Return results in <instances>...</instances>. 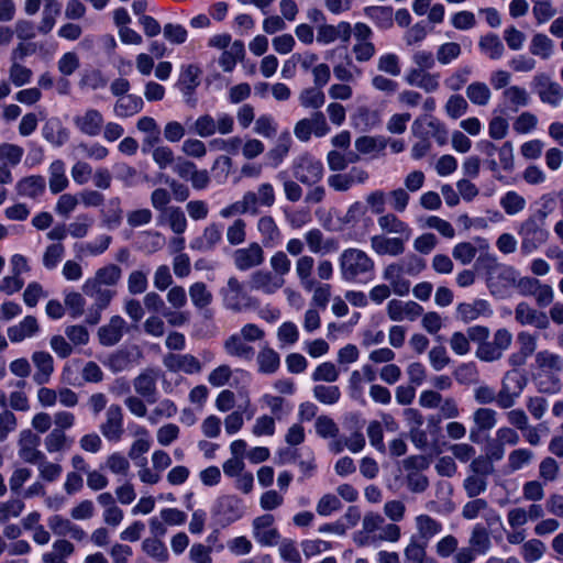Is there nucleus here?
Here are the masks:
<instances>
[{
	"label": "nucleus",
	"instance_id": "obj_1",
	"mask_svg": "<svg viewBox=\"0 0 563 563\" xmlns=\"http://www.w3.org/2000/svg\"><path fill=\"white\" fill-rule=\"evenodd\" d=\"M341 279L349 284H365L375 274V261L364 250L347 247L338 257Z\"/></svg>",
	"mask_w": 563,
	"mask_h": 563
},
{
	"label": "nucleus",
	"instance_id": "obj_2",
	"mask_svg": "<svg viewBox=\"0 0 563 563\" xmlns=\"http://www.w3.org/2000/svg\"><path fill=\"white\" fill-rule=\"evenodd\" d=\"M547 222L542 220V216L534 217L530 214L517 228L520 236V252L523 255H530L543 245L549 239Z\"/></svg>",
	"mask_w": 563,
	"mask_h": 563
},
{
	"label": "nucleus",
	"instance_id": "obj_3",
	"mask_svg": "<svg viewBox=\"0 0 563 563\" xmlns=\"http://www.w3.org/2000/svg\"><path fill=\"white\" fill-rule=\"evenodd\" d=\"M224 309L239 313L252 309L256 305V300L249 294L243 282L236 276H230L223 287L220 288Z\"/></svg>",
	"mask_w": 563,
	"mask_h": 563
},
{
	"label": "nucleus",
	"instance_id": "obj_4",
	"mask_svg": "<svg viewBox=\"0 0 563 563\" xmlns=\"http://www.w3.org/2000/svg\"><path fill=\"white\" fill-rule=\"evenodd\" d=\"M292 177L305 186L320 183L324 176L323 163L310 153H302L291 162Z\"/></svg>",
	"mask_w": 563,
	"mask_h": 563
},
{
	"label": "nucleus",
	"instance_id": "obj_5",
	"mask_svg": "<svg viewBox=\"0 0 563 563\" xmlns=\"http://www.w3.org/2000/svg\"><path fill=\"white\" fill-rule=\"evenodd\" d=\"M527 385L525 375L516 369L508 371L501 379V388L497 396V406L501 409L511 408Z\"/></svg>",
	"mask_w": 563,
	"mask_h": 563
},
{
	"label": "nucleus",
	"instance_id": "obj_6",
	"mask_svg": "<svg viewBox=\"0 0 563 563\" xmlns=\"http://www.w3.org/2000/svg\"><path fill=\"white\" fill-rule=\"evenodd\" d=\"M531 87L541 102L556 108L563 100V87L554 81L550 75L538 73L531 80Z\"/></svg>",
	"mask_w": 563,
	"mask_h": 563
},
{
	"label": "nucleus",
	"instance_id": "obj_7",
	"mask_svg": "<svg viewBox=\"0 0 563 563\" xmlns=\"http://www.w3.org/2000/svg\"><path fill=\"white\" fill-rule=\"evenodd\" d=\"M42 2H44V8L37 29L38 33L48 34L53 30L56 23V18L60 12V3L58 0H25L24 12L27 15L36 14Z\"/></svg>",
	"mask_w": 563,
	"mask_h": 563
},
{
	"label": "nucleus",
	"instance_id": "obj_8",
	"mask_svg": "<svg viewBox=\"0 0 563 563\" xmlns=\"http://www.w3.org/2000/svg\"><path fill=\"white\" fill-rule=\"evenodd\" d=\"M234 267L240 272H247L261 266L265 261L264 249L258 242H251L239 247L231 255Z\"/></svg>",
	"mask_w": 563,
	"mask_h": 563
},
{
	"label": "nucleus",
	"instance_id": "obj_9",
	"mask_svg": "<svg viewBox=\"0 0 563 563\" xmlns=\"http://www.w3.org/2000/svg\"><path fill=\"white\" fill-rule=\"evenodd\" d=\"M411 132L415 136H427L428 140L432 136L439 145H444L448 142L445 125L431 115L417 118L411 125Z\"/></svg>",
	"mask_w": 563,
	"mask_h": 563
},
{
	"label": "nucleus",
	"instance_id": "obj_10",
	"mask_svg": "<svg viewBox=\"0 0 563 563\" xmlns=\"http://www.w3.org/2000/svg\"><path fill=\"white\" fill-rule=\"evenodd\" d=\"M103 114L95 108H86L73 118L74 126L86 136L96 137L103 129Z\"/></svg>",
	"mask_w": 563,
	"mask_h": 563
},
{
	"label": "nucleus",
	"instance_id": "obj_11",
	"mask_svg": "<svg viewBox=\"0 0 563 563\" xmlns=\"http://www.w3.org/2000/svg\"><path fill=\"white\" fill-rule=\"evenodd\" d=\"M123 420L121 406L110 405L106 410L104 421L99 427L101 434L110 442H119L124 433Z\"/></svg>",
	"mask_w": 563,
	"mask_h": 563
},
{
	"label": "nucleus",
	"instance_id": "obj_12",
	"mask_svg": "<svg viewBox=\"0 0 563 563\" xmlns=\"http://www.w3.org/2000/svg\"><path fill=\"white\" fill-rule=\"evenodd\" d=\"M274 521L273 515L265 514L256 517L252 522L253 537L263 547H274L279 543L280 534L273 527Z\"/></svg>",
	"mask_w": 563,
	"mask_h": 563
},
{
	"label": "nucleus",
	"instance_id": "obj_13",
	"mask_svg": "<svg viewBox=\"0 0 563 563\" xmlns=\"http://www.w3.org/2000/svg\"><path fill=\"white\" fill-rule=\"evenodd\" d=\"M410 238L405 236H387L386 234H375L371 236V249L379 256H399L406 250V243Z\"/></svg>",
	"mask_w": 563,
	"mask_h": 563
},
{
	"label": "nucleus",
	"instance_id": "obj_14",
	"mask_svg": "<svg viewBox=\"0 0 563 563\" xmlns=\"http://www.w3.org/2000/svg\"><path fill=\"white\" fill-rule=\"evenodd\" d=\"M352 35V26L346 21H340L336 25L322 23L317 27V42L329 45L335 41L349 43Z\"/></svg>",
	"mask_w": 563,
	"mask_h": 563
},
{
	"label": "nucleus",
	"instance_id": "obj_15",
	"mask_svg": "<svg viewBox=\"0 0 563 563\" xmlns=\"http://www.w3.org/2000/svg\"><path fill=\"white\" fill-rule=\"evenodd\" d=\"M383 279L393 292L399 297L407 296L411 288V283L406 278V274L398 261L387 264L382 272Z\"/></svg>",
	"mask_w": 563,
	"mask_h": 563
},
{
	"label": "nucleus",
	"instance_id": "obj_16",
	"mask_svg": "<svg viewBox=\"0 0 563 563\" xmlns=\"http://www.w3.org/2000/svg\"><path fill=\"white\" fill-rule=\"evenodd\" d=\"M386 312L391 321H415L423 313V308L416 301H401L398 299H391L386 306Z\"/></svg>",
	"mask_w": 563,
	"mask_h": 563
},
{
	"label": "nucleus",
	"instance_id": "obj_17",
	"mask_svg": "<svg viewBox=\"0 0 563 563\" xmlns=\"http://www.w3.org/2000/svg\"><path fill=\"white\" fill-rule=\"evenodd\" d=\"M494 311L485 299H474L470 302H461L456 306V317L464 323H470L481 318H490Z\"/></svg>",
	"mask_w": 563,
	"mask_h": 563
},
{
	"label": "nucleus",
	"instance_id": "obj_18",
	"mask_svg": "<svg viewBox=\"0 0 563 563\" xmlns=\"http://www.w3.org/2000/svg\"><path fill=\"white\" fill-rule=\"evenodd\" d=\"M126 330V321L121 316H112L108 323L98 329V341L102 346H113L121 341Z\"/></svg>",
	"mask_w": 563,
	"mask_h": 563
},
{
	"label": "nucleus",
	"instance_id": "obj_19",
	"mask_svg": "<svg viewBox=\"0 0 563 563\" xmlns=\"http://www.w3.org/2000/svg\"><path fill=\"white\" fill-rule=\"evenodd\" d=\"M368 173L361 167H352L346 173H335L328 177V185L335 191H347L356 184H364Z\"/></svg>",
	"mask_w": 563,
	"mask_h": 563
},
{
	"label": "nucleus",
	"instance_id": "obj_20",
	"mask_svg": "<svg viewBox=\"0 0 563 563\" xmlns=\"http://www.w3.org/2000/svg\"><path fill=\"white\" fill-rule=\"evenodd\" d=\"M515 320L520 325H532L540 330H545L550 325L547 313L534 309L526 301H521L516 306Z\"/></svg>",
	"mask_w": 563,
	"mask_h": 563
},
{
	"label": "nucleus",
	"instance_id": "obj_21",
	"mask_svg": "<svg viewBox=\"0 0 563 563\" xmlns=\"http://www.w3.org/2000/svg\"><path fill=\"white\" fill-rule=\"evenodd\" d=\"M222 241V225L211 222L190 242V249L207 253L213 251Z\"/></svg>",
	"mask_w": 563,
	"mask_h": 563
},
{
	"label": "nucleus",
	"instance_id": "obj_22",
	"mask_svg": "<svg viewBox=\"0 0 563 563\" xmlns=\"http://www.w3.org/2000/svg\"><path fill=\"white\" fill-rule=\"evenodd\" d=\"M285 285V278L275 276L269 271H256L251 275L250 286L255 291L263 292L264 295H274Z\"/></svg>",
	"mask_w": 563,
	"mask_h": 563
},
{
	"label": "nucleus",
	"instance_id": "obj_23",
	"mask_svg": "<svg viewBox=\"0 0 563 563\" xmlns=\"http://www.w3.org/2000/svg\"><path fill=\"white\" fill-rule=\"evenodd\" d=\"M19 456L26 463H36V461L44 459V453L37 449L40 444V437L32 430L25 429L19 435Z\"/></svg>",
	"mask_w": 563,
	"mask_h": 563
},
{
	"label": "nucleus",
	"instance_id": "obj_24",
	"mask_svg": "<svg viewBox=\"0 0 563 563\" xmlns=\"http://www.w3.org/2000/svg\"><path fill=\"white\" fill-rule=\"evenodd\" d=\"M212 512L225 522H233L242 517L243 509L239 498L227 495L216 500Z\"/></svg>",
	"mask_w": 563,
	"mask_h": 563
},
{
	"label": "nucleus",
	"instance_id": "obj_25",
	"mask_svg": "<svg viewBox=\"0 0 563 563\" xmlns=\"http://www.w3.org/2000/svg\"><path fill=\"white\" fill-rule=\"evenodd\" d=\"M157 371L153 368L143 371L133 379V387L135 393L145 398L148 402H154L157 396Z\"/></svg>",
	"mask_w": 563,
	"mask_h": 563
},
{
	"label": "nucleus",
	"instance_id": "obj_26",
	"mask_svg": "<svg viewBox=\"0 0 563 563\" xmlns=\"http://www.w3.org/2000/svg\"><path fill=\"white\" fill-rule=\"evenodd\" d=\"M497 411L488 407H479L472 415L473 427L470 439L476 441V437L485 431L494 429L497 424Z\"/></svg>",
	"mask_w": 563,
	"mask_h": 563
},
{
	"label": "nucleus",
	"instance_id": "obj_27",
	"mask_svg": "<svg viewBox=\"0 0 563 563\" xmlns=\"http://www.w3.org/2000/svg\"><path fill=\"white\" fill-rule=\"evenodd\" d=\"M164 365L172 372H184L186 374H198L202 366L200 361L191 354H167L164 357Z\"/></svg>",
	"mask_w": 563,
	"mask_h": 563
},
{
	"label": "nucleus",
	"instance_id": "obj_28",
	"mask_svg": "<svg viewBox=\"0 0 563 563\" xmlns=\"http://www.w3.org/2000/svg\"><path fill=\"white\" fill-rule=\"evenodd\" d=\"M82 292L93 300V308L104 310L115 296L113 288L97 284L89 279L82 285Z\"/></svg>",
	"mask_w": 563,
	"mask_h": 563
},
{
	"label": "nucleus",
	"instance_id": "obj_29",
	"mask_svg": "<svg viewBox=\"0 0 563 563\" xmlns=\"http://www.w3.org/2000/svg\"><path fill=\"white\" fill-rule=\"evenodd\" d=\"M32 362L36 368L33 380L36 385L42 386L49 383L54 373L53 356L45 351H36L32 354Z\"/></svg>",
	"mask_w": 563,
	"mask_h": 563
},
{
	"label": "nucleus",
	"instance_id": "obj_30",
	"mask_svg": "<svg viewBox=\"0 0 563 563\" xmlns=\"http://www.w3.org/2000/svg\"><path fill=\"white\" fill-rule=\"evenodd\" d=\"M40 332V324L35 317L26 316L19 323L7 330L9 340L12 343H20L25 339L35 336Z\"/></svg>",
	"mask_w": 563,
	"mask_h": 563
},
{
	"label": "nucleus",
	"instance_id": "obj_31",
	"mask_svg": "<svg viewBox=\"0 0 563 563\" xmlns=\"http://www.w3.org/2000/svg\"><path fill=\"white\" fill-rule=\"evenodd\" d=\"M139 356L137 351L133 353L129 350H118L109 354L102 363L109 371L117 374L132 368Z\"/></svg>",
	"mask_w": 563,
	"mask_h": 563
},
{
	"label": "nucleus",
	"instance_id": "obj_32",
	"mask_svg": "<svg viewBox=\"0 0 563 563\" xmlns=\"http://www.w3.org/2000/svg\"><path fill=\"white\" fill-rule=\"evenodd\" d=\"M45 189L46 180L41 175L23 177L15 185L18 195L30 199H37L45 192Z\"/></svg>",
	"mask_w": 563,
	"mask_h": 563
},
{
	"label": "nucleus",
	"instance_id": "obj_33",
	"mask_svg": "<svg viewBox=\"0 0 563 563\" xmlns=\"http://www.w3.org/2000/svg\"><path fill=\"white\" fill-rule=\"evenodd\" d=\"M256 228L261 234V245L263 247H275L279 244L282 233L273 217H261L257 221Z\"/></svg>",
	"mask_w": 563,
	"mask_h": 563
},
{
	"label": "nucleus",
	"instance_id": "obj_34",
	"mask_svg": "<svg viewBox=\"0 0 563 563\" xmlns=\"http://www.w3.org/2000/svg\"><path fill=\"white\" fill-rule=\"evenodd\" d=\"M223 349L229 356L244 361H251L255 354L254 347L249 345L240 333L229 335L223 342Z\"/></svg>",
	"mask_w": 563,
	"mask_h": 563
},
{
	"label": "nucleus",
	"instance_id": "obj_35",
	"mask_svg": "<svg viewBox=\"0 0 563 563\" xmlns=\"http://www.w3.org/2000/svg\"><path fill=\"white\" fill-rule=\"evenodd\" d=\"M189 297L194 307L201 311L206 318L212 316L208 307L211 305L213 296L205 283L196 282L190 285Z\"/></svg>",
	"mask_w": 563,
	"mask_h": 563
},
{
	"label": "nucleus",
	"instance_id": "obj_36",
	"mask_svg": "<svg viewBox=\"0 0 563 563\" xmlns=\"http://www.w3.org/2000/svg\"><path fill=\"white\" fill-rule=\"evenodd\" d=\"M43 137L55 147H60L69 140V131L57 118H52L42 128Z\"/></svg>",
	"mask_w": 563,
	"mask_h": 563
},
{
	"label": "nucleus",
	"instance_id": "obj_37",
	"mask_svg": "<svg viewBox=\"0 0 563 563\" xmlns=\"http://www.w3.org/2000/svg\"><path fill=\"white\" fill-rule=\"evenodd\" d=\"M377 224L383 234H395L396 236L411 238L412 229L394 213H386L377 219Z\"/></svg>",
	"mask_w": 563,
	"mask_h": 563
},
{
	"label": "nucleus",
	"instance_id": "obj_38",
	"mask_svg": "<svg viewBox=\"0 0 563 563\" xmlns=\"http://www.w3.org/2000/svg\"><path fill=\"white\" fill-rule=\"evenodd\" d=\"M134 441L132 442L128 456L132 461H136L140 456L147 453L152 446V438L150 431L143 426H134L132 430Z\"/></svg>",
	"mask_w": 563,
	"mask_h": 563
},
{
	"label": "nucleus",
	"instance_id": "obj_39",
	"mask_svg": "<svg viewBox=\"0 0 563 563\" xmlns=\"http://www.w3.org/2000/svg\"><path fill=\"white\" fill-rule=\"evenodd\" d=\"M144 108L143 99L137 95H125L118 98L113 106L117 118L126 119L140 113Z\"/></svg>",
	"mask_w": 563,
	"mask_h": 563
},
{
	"label": "nucleus",
	"instance_id": "obj_40",
	"mask_svg": "<svg viewBox=\"0 0 563 563\" xmlns=\"http://www.w3.org/2000/svg\"><path fill=\"white\" fill-rule=\"evenodd\" d=\"M257 371L264 375H273L280 367V355L271 346L261 347L256 355Z\"/></svg>",
	"mask_w": 563,
	"mask_h": 563
},
{
	"label": "nucleus",
	"instance_id": "obj_41",
	"mask_svg": "<svg viewBox=\"0 0 563 563\" xmlns=\"http://www.w3.org/2000/svg\"><path fill=\"white\" fill-rule=\"evenodd\" d=\"M48 186L54 195L64 191L69 186L66 165L62 159H55L48 166Z\"/></svg>",
	"mask_w": 563,
	"mask_h": 563
},
{
	"label": "nucleus",
	"instance_id": "obj_42",
	"mask_svg": "<svg viewBox=\"0 0 563 563\" xmlns=\"http://www.w3.org/2000/svg\"><path fill=\"white\" fill-rule=\"evenodd\" d=\"M316 262L310 255H301L295 261V274L301 288H308L317 279L313 277Z\"/></svg>",
	"mask_w": 563,
	"mask_h": 563
},
{
	"label": "nucleus",
	"instance_id": "obj_43",
	"mask_svg": "<svg viewBox=\"0 0 563 563\" xmlns=\"http://www.w3.org/2000/svg\"><path fill=\"white\" fill-rule=\"evenodd\" d=\"M245 56V47L242 41H234L230 47L222 52L219 57V65L225 73H231L235 68L238 62H241Z\"/></svg>",
	"mask_w": 563,
	"mask_h": 563
},
{
	"label": "nucleus",
	"instance_id": "obj_44",
	"mask_svg": "<svg viewBox=\"0 0 563 563\" xmlns=\"http://www.w3.org/2000/svg\"><path fill=\"white\" fill-rule=\"evenodd\" d=\"M504 104L512 111H518L530 103V96L526 88L509 86L503 91Z\"/></svg>",
	"mask_w": 563,
	"mask_h": 563
},
{
	"label": "nucleus",
	"instance_id": "obj_45",
	"mask_svg": "<svg viewBox=\"0 0 563 563\" xmlns=\"http://www.w3.org/2000/svg\"><path fill=\"white\" fill-rule=\"evenodd\" d=\"M244 195H250L253 197L251 214H257L258 207L261 206L271 208L276 200L275 189L269 183H263L257 187V191H246Z\"/></svg>",
	"mask_w": 563,
	"mask_h": 563
},
{
	"label": "nucleus",
	"instance_id": "obj_46",
	"mask_svg": "<svg viewBox=\"0 0 563 563\" xmlns=\"http://www.w3.org/2000/svg\"><path fill=\"white\" fill-rule=\"evenodd\" d=\"M75 551L71 542L65 539H58L52 544V550L42 555L43 563H67L69 558Z\"/></svg>",
	"mask_w": 563,
	"mask_h": 563
},
{
	"label": "nucleus",
	"instance_id": "obj_47",
	"mask_svg": "<svg viewBox=\"0 0 563 563\" xmlns=\"http://www.w3.org/2000/svg\"><path fill=\"white\" fill-rule=\"evenodd\" d=\"M159 221L167 223L170 230L177 235L185 233L188 227L185 212L176 206L165 209L159 216Z\"/></svg>",
	"mask_w": 563,
	"mask_h": 563
},
{
	"label": "nucleus",
	"instance_id": "obj_48",
	"mask_svg": "<svg viewBox=\"0 0 563 563\" xmlns=\"http://www.w3.org/2000/svg\"><path fill=\"white\" fill-rule=\"evenodd\" d=\"M415 525L419 538L426 543L442 531V523L424 514L418 515L415 518Z\"/></svg>",
	"mask_w": 563,
	"mask_h": 563
},
{
	"label": "nucleus",
	"instance_id": "obj_49",
	"mask_svg": "<svg viewBox=\"0 0 563 563\" xmlns=\"http://www.w3.org/2000/svg\"><path fill=\"white\" fill-rule=\"evenodd\" d=\"M534 457L536 455L530 449H515L508 454L507 468L510 473L521 471L530 466L533 463Z\"/></svg>",
	"mask_w": 563,
	"mask_h": 563
},
{
	"label": "nucleus",
	"instance_id": "obj_50",
	"mask_svg": "<svg viewBox=\"0 0 563 563\" xmlns=\"http://www.w3.org/2000/svg\"><path fill=\"white\" fill-rule=\"evenodd\" d=\"M201 74L200 68L197 65L189 64L181 67L179 75L180 90L185 95H192L196 88L199 86V76Z\"/></svg>",
	"mask_w": 563,
	"mask_h": 563
},
{
	"label": "nucleus",
	"instance_id": "obj_51",
	"mask_svg": "<svg viewBox=\"0 0 563 563\" xmlns=\"http://www.w3.org/2000/svg\"><path fill=\"white\" fill-rule=\"evenodd\" d=\"M438 408L439 413L437 416H430L428 419L429 427H437L442 419H456L460 416L459 405L453 397H442V402L439 405Z\"/></svg>",
	"mask_w": 563,
	"mask_h": 563
},
{
	"label": "nucleus",
	"instance_id": "obj_52",
	"mask_svg": "<svg viewBox=\"0 0 563 563\" xmlns=\"http://www.w3.org/2000/svg\"><path fill=\"white\" fill-rule=\"evenodd\" d=\"M355 148L364 155H377L383 152L387 145V141L383 136H360L355 140Z\"/></svg>",
	"mask_w": 563,
	"mask_h": 563
},
{
	"label": "nucleus",
	"instance_id": "obj_53",
	"mask_svg": "<svg viewBox=\"0 0 563 563\" xmlns=\"http://www.w3.org/2000/svg\"><path fill=\"white\" fill-rule=\"evenodd\" d=\"M122 276V269L115 264H109L96 271L93 277L88 278L97 284L114 287Z\"/></svg>",
	"mask_w": 563,
	"mask_h": 563
},
{
	"label": "nucleus",
	"instance_id": "obj_54",
	"mask_svg": "<svg viewBox=\"0 0 563 563\" xmlns=\"http://www.w3.org/2000/svg\"><path fill=\"white\" fill-rule=\"evenodd\" d=\"M307 292H312L310 306L314 308L325 309L330 299L332 287L330 284L313 282V285L308 288H302Z\"/></svg>",
	"mask_w": 563,
	"mask_h": 563
},
{
	"label": "nucleus",
	"instance_id": "obj_55",
	"mask_svg": "<svg viewBox=\"0 0 563 563\" xmlns=\"http://www.w3.org/2000/svg\"><path fill=\"white\" fill-rule=\"evenodd\" d=\"M112 241L107 234L98 236L95 241L85 244H76L75 249L78 256H97L106 252Z\"/></svg>",
	"mask_w": 563,
	"mask_h": 563
},
{
	"label": "nucleus",
	"instance_id": "obj_56",
	"mask_svg": "<svg viewBox=\"0 0 563 563\" xmlns=\"http://www.w3.org/2000/svg\"><path fill=\"white\" fill-rule=\"evenodd\" d=\"M466 97L475 106L485 107L492 99L489 87L482 81H474L466 87Z\"/></svg>",
	"mask_w": 563,
	"mask_h": 563
},
{
	"label": "nucleus",
	"instance_id": "obj_57",
	"mask_svg": "<svg viewBox=\"0 0 563 563\" xmlns=\"http://www.w3.org/2000/svg\"><path fill=\"white\" fill-rule=\"evenodd\" d=\"M500 207L504 209L505 213L512 217L517 216L521 211L526 209L527 201L525 197L519 195L515 190H509L504 194L500 198Z\"/></svg>",
	"mask_w": 563,
	"mask_h": 563
},
{
	"label": "nucleus",
	"instance_id": "obj_58",
	"mask_svg": "<svg viewBox=\"0 0 563 563\" xmlns=\"http://www.w3.org/2000/svg\"><path fill=\"white\" fill-rule=\"evenodd\" d=\"M534 361L537 367L542 371L559 373L563 369L562 357L559 354L550 352L549 350L537 352Z\"/></svg>",
	"mask_w": 563,
	"mask_h": 563
},
{
	"label": "nucleus",
	"instance_id": "obj_59",
	"mask_svg": "<svg viewBox=\"0 0 563 563\" xmlns=\"http://www.w3.org/2000/svg\"><path fill=\"white\" fill-rule=\"evenodd\" d=\"M478 46L481 51L490 59H499L505 52V47L498 35L486 34L479 38Z\"/></svg>",
	"mask_w": 563,
	"mask_h": 563
},
{
	"label": "nucleus",
	"instance_id": "obj_60",
	"mask_svg": "<svg viewBox=\"0 0 563 563\" xmlns=\"http://www.w3.org/2000/svg\"><path fill=\"white\" fill-rule=\"evenodd\" d=\"M143 552L158 562H166L169 559L168 550L161 539L146 538L142 542Z\"/></svg>",
	"mask_w": 563,
	"mask_h": 563
},
{
	"label": "nucleus",
	"instance_id": "obj_61",
	"mask_svg": "<svg viewBox=\"0 0 563 563\" xmlns=\"http://www.w3.org/2000/svg\"><path fill=\"white\" fill-rule=\"evenodd\" d=\"M468 545L474 548L478 554H485L489 551L492 542L485 527L476 525L470 536Z\"/></svg>",
	"mask_w": 563,
	"mask_h": 563
},
{
	"label": "nucleus",
	"instance_id": "obj_62",
	"mask_svg": "<svg viewBox=\"0 0 563 563\" xmlns=\"http://www.w3.org/2000/svg\"><path fill=\"white\" fill-rule=\"evenodd\" d=\"M545 544L539 539H530L521 545L520 554L526 563H534L545 553Z\"/></svg>",
	"mask_w": 563,
	"mask_h": 563
},
{
	"label": "nucleus",
	"instance_id": "obj_63",
	"mask_svg": "<svg viewBox=\"0 0 563 563\" xmlns=\"http://www.w3.org/2000/svg\"><path fill=\"white\" fill-rule=\"evenodd\" d=\"M298 99L300 106L307 109H319L325 102V96L323 91L317 86L303 89L299 93Z\"/></svg>",
	"mask_w": 563,
	"mask_h": 563
},
{
	"label": "nucleus",
	"instance_id": "obj_64",
	"mask_svg": "<svg viewBox=\"0 0 563 563\" xmlns=\"http://www.w3.org/2000/svg\"><path fill=\"white\" fill-rule=\"evenodd\" d=\"M316 400L323 405H335L341 398V390L335 385H316L312 389Z\"/></svg>",
	"mask_w": 563,
	"mask_h": 563
}]
</instances>
